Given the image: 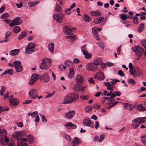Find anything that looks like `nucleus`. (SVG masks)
<instances>
[{"label":"nucleus","mask_w":146,"mask_h":146,"mask_svg":"<svg viewBox=\"0 0 146 146\" xmlns=\"http://www.w3.org/2000/svg\"><path fill=\"white\" fill-rule=\"evenodd\" d=\"M79 97V96L77 94L70 93L65 96L63 103L66 104L74 103L78 99Z\"/></svg>","instance_id":"obj_1"},{"label":"nucleus","mask_w":146,"mask_h":146,"mask_svg":"<svg viewBox=\"0 0 146 146\" xmlns=\"http://www.w3.org/2000/svg\"><path fill=\"white\" fill-rule=\"evenodd\" d=\"M26 138H23L19 142L17 143V146H29L26 142L29 140V142L30 144H31L33 141V137L32 135H27Z\"/></svg>","instance_id":"obj_2"},{"label":"nucleus","mask_w":146,"mask_h":146,"mask_svg":"<svg viewBox=\"0 0 146 146\" xmlns=\"http://www.w3.org/2000/svg\"><path fill=\"white\" fill-rule=\"evenodd\" d=\"M146 121V117H138L133 120L131 125L135 129L139 127L140 124L143 123Z\"/></svg>","instance_id":"obj_3"},{"label":"nucleus","mask_w":146,"mask_h":146,"mask_svg":"<svg viewBox=\"0 0 146 146\" xmlns=\"http://www.w3.org/2000/svg\"><path fill=\"white\" fill-rule=\"evenodd\" d=\"M51 62V60L49 58H43L42 62L40 66V68L43 70H47L50 66Z\"/></svg>","instance_id":"obj_4"},{"label":"nucleus","mask_w":146,"mask_h":146,"mask_svg":"<svg viewBox=\"0 0 146 146\" xmlns=\"http://www.w3.org/2000/svg\"><path fill=\"white\" fill-rule=\"evenodd\" d=\"M133 51L135 52L137 57H140L144 52V49L138 45H135L132 48Z\"/></svg>","instance_id":"obj_5"},{"label":"nucleus","mask_w":146,"mask_h":146,"mask_svg":"<svg viewBox=\"0 0 146 146\" xmlns=\"http://www.w3.org/2000/svg\"><path fill=\"white\" fill-rule=\"evenodd\" d=\"M35 44L33 42L29 43L26 48L25 53L30 54L33 52L35 49Z\"/></svg>","instance_id":"obj_6"},{"label":"nucleus","mask_w":146,"mask_h":146,"mask_svg":"<svg viewBox=\"0 0 146 146\" xmlns=\"http://www.w3.org/2000/svg\"><path fill=\"white\" fill-rule=\"evenodd\" d=\"M22 23V21L20 19V17H18L13 20L11 22L9 23V25L10 27H12L15 25H20Z\"/></svg>","instance_id":"obj_7"},{"label":"nucleus","mask_w":146,"mask_h":146,"mask_svg":"<svg viewBox=\"0 0 146 146\" xmlns=\"http://www.w3.org/2000/svg\"><path fill=\"white\" fill-rule=\"evenodd\" d=\"M16 71L17 72H20L23 70V68L21 62L18 60H16L14 62Z\"/></svg>","instance_id":"obj_8"},{"label":"nucleus","mask_w":146,"mask_h":146,"mask_svg":"<svg viewBox=\"0 0 146 146\" xmlns=\"http://www.w3.org/2000/svg\"><path fill=\"white\" fill-rule=\"evenodd\" d=\"M29 95L31 99H35L38 97L37 92L36 89H32L29 91Z\"/></svg>","instance_id":"obj_9"},{"label":"nucleus","mask_w":146,"mask_h":146,"mask_svg":"<svg viewBox=\"0 0 146 146\" xmlns=\"http://www.w3.org/2000/svg\"><path fill=\"white\" fill-rule=\"evenodd\" d=\"M75 80L76 83V84L80 85L84 82V77L80 75H78L75 77Z\"/></svg>","instance_id":"obj_10"},{"label":"nucleus","mask_w":146,"mask_h":146,"mask_svg":"<svg viewBox=\"0 0 146 146\" xmlns=\"http://www.w3.org/2000/svg\"><path fill=\"white\" fill-rule=\"evenodd\" d=\"M79 85H77V84H75L73 87V89L75 91L78 92H83L84 91L85 88H86V86H84L83 85H81L80 86Z\"/></svg>","instance_id":"obj_11"},{"label":"nucleus","mask_w":146,"mask_h":146,"mask_svg":"<svg viewBox=\"0 0 146 146\" xmlns=\"http://www.w3.org/2000/svg\"><path fill=\"white\" fill-rule=\"evenodd\" d=\"M86 67L88 70L92 71H95L97 68V66L92 63H89L87 64Z\"/></svg>","instance_id":"obj_12"},{"label":"nucleus","mask_w":146,"mask_h":146,"mask_svg":"<svg viewBox=\"0 0 146 146\" xmlns=\"http://www.w3.org/2000/svg\"><path fill=\"white\" fill-rule=\"evenodd\" d=\"M75 113L74 110H70L65 114V117L68 119H71L73 118Z\"/></svg>","instance_id":"obj_13"},{"label":"nucleus","mask_w":146,"mask_h":146,"mask_svg":"<svg viewBox=\"0 0 146 146\" xmlns=\"http://www.w3.org/2000/svg\"><path fill=\"white\" fill-rule=\"evenodd\" d=\"M94 77L96 79L100 80H103L104 78V74L103 72H100L95 74L94 75Z\"/></svg>","instance_id":"obj_14"},{"label":"nucleus","mask_w":146,"mask_h":146,"mask_svg":"<svg viewBox=\"0 0 146 146\" xmlns=\"http://www.w3.org/2000/svg\"><path fill=\"white\" fill-rule=\"evenodd\" d=\"M19 134V131H15L12 135V136L13 138H15L18 140V143H19L21 139L20 136Z\"/></svg>","instance_id":"obj_15"},{"label":"nucleus","mask_w":146,"mask_h":146,"mask_svg":"<svg viewBox=\"0 0 146 146\" xmlns=\"http://www.w3.org/2000/svg\"><path fill=\"white\" fill-rule=\"evenodd\" d=\"M53 18L54 19L56 20L57 22L58 23H60L62 21V16L57 14H54L53 15Z\"/></svg>","instance_id":"obj_16"},{"label":"nucleus","mask_w":146,"mask_h":146,"mask_svg":"<svg viewBox=\"0 0 146 146\" xmlns=\"http://www.w3.org/2000/svg\"><path fill=\"white\" fill-rule=\"evenodd\" d=\"M63 31L64 33L66 35H73L72 29H70L68 26H66L64 27Z\"/></svg>","instance_id":"obj_17"},{"label":"nucleus","mask_w":146,"mask_h":146,"mask_svg":"<svg viewBox=\"0 0 146 146\" xmlns=\"http://www.w3.org/2000/svg\"><path fill=\"white\" fill-rule=\"evenodd\" d=\"M91 123V120L89 118H85L83 120V123L84 126L90 127Z\"/></svg>","instance_id":"obj_18"},{"label":"nucleus","mask_w":146,"mask_h":146,"mask_svg":"<svg viewBox=\"0 0 146 146\" xmlns=\"http://www.w3.org/2000/svg\"><path fill=\"white\" fill-rule=\"evenodd\" d=\"M8 100L9 103L13 106H16L19 103V101L17 98H13L10 100V98H9Z\"/></svg>","instance_id":"obj_19"},{"label":"nucleus","mask_w":146,"mask_h":146,"mask_svg":"<svg viewBox=\"0 0 146 146\" xmlns=\"http://www.w3.org/2000/svg\"><path fill=\"white\" fill-rule=\"evenodd\" d=\"M65 126L69 129H75L76 127V124L72 123L70 122H68L65 124Z\"/></svg>","instance_id":"obj_20"},{"label":"nucleus","mask_w":146,"mask_h":146,"mask_svg":"<svg viewBox=\"0 0 146 146\" xmlns=\"http://www.w3.org/2000/svg\"><path fill=\"white\" fill-rule=\"evenodd\" d=\"M104 84L107 87V89L108 90L113 91L114 90L113 88H115L114 86H113L109 82H105Z\"/></svg>","instance_id":"obj_21"},{"label":"nucleus","mask_w":146,"mask_h":146,"mask_svg":"<svg viewBox=\"0 0 146 146\" xmlns=\"http://www.w3.org/2000/svg\"><path fill=\"white\" fill-rule=\"evenodd\" d=\"M104 19V17H100L95 19L94 20V22L96 24H99L102 23Z\"/></svg>","instance_id":"obj_22"},{"label":"nucleus","mask_w":146,"mask_h":146,"mask_svg":"<svg viewBox=\"0 0 146 146\" xmlns=\"http://www.w3.org/2000/svg\"><path fill=\"white\" fill-rule=\"evenodd\" d=\"M80 143V142L78 139L76 137L75 138L71 143L72 146H78Z\"/></svg>","instance_id":"obj_23"},{"label":"nucleus","mask_w":146,"mask_h":146,"mask_svg":"<svg viewBox=\"0 0 146 146\" xmlns=\"http://www.w3.org/2000/svg\"><path fill=\"white\" fill-rule=\"evenodd\" d=\"M74 74V69L73 68L71 67L69 68V72L68 74V77L70 78H72Z\"/></svg>","instance_id":"obj_24"},{"label":"nucleus","mask_w":146,"mask_h":146,"mask_svg":"<svg viewBox=\"0 0 146 146\" xmlns=\"http://www.w3.org/2000/svg\"><path fill=\"white\" fill-rule=\"evenodd\" d=\"M42 77L44 82H47L49 81L50 77L47 74L45 73L43 74Z\"/></svg>","instance_id":"obj_25"},{"label":"nucleus","mask_w":146,"mask_h":146,"mask_svg":"<svg viewBox=\"0 0 146 146\" xmlns=\"http://www.w3.org/2000/svg\"><path fill=\"white\" fill-rule=\"evenodd\" d=\"M90 14L93 16L98 17L101 14L98 11H91L90 12Z\"/></svg>","instance_id":"obj_26"},{"label":"nucleus","mask_w":146,"mask_h":146,"mask_svg":"<svg viewBox=\"0 0 146 146\" xmlns=\"http://www.w3.org/2000/svg\"><path fill=\"white\" fill-rule=\"evenodd\" d=\"M19 50L18 49H15L11 50L9 52V54L12 56H14L17 55L19 52Z\"/></svg>","instance_id":"obj_27"},{"label":"nucleus","mask_w":146,"mask_h":146,"mask_svg":"<svg viewBox=\"0 0 146 146\" xmlns=\"http://www.w3.org/2000/svg\"><path fill=\"white\" fill-rule=\"evenodd\" d=\"M48 48L49 50L52 53L54 52V44L53 42L49 43L48 44Z\"/></svg>","instance_id":"obj_28"},{"label":"nucleus","mask_w":146,"mask_h":146,"mask_svg":"<svg viewBox=\"0 0 146 146\" xmlns=\"http://www.w3.org/2000/svg\"><path fill=\"white\" fill-rule=\"evenodd\" d=\"M132 105H133L131 104H129L128 103L126 104L125 105L124 107L126 109L131 111L134 107V106H132Z\"/></svg>","instance_id":"obj_29"},{"label":"nucleus","mask_w":146,"mask_h":146,"mask_svg":"<svg viewBox=\"0 0 146 146\" xmlns=\"http://www.w3.org/2000/svg\"><path fill=\"white\" fill-rule=\"evenodd\" d=\"M137 109L139 111H143L146 110V108L143 107V105L141 104L138 105L137 107Z\"/></svg>","instance_id":"obj_30"},{"label":"nucleus","mask_w":146,"mask_h":146,"mask_svg":"<svg viewBox=\"0 0 146 146\" xmlns=\"http://www.w3.org/2000/svg\"><path fill=\"white\" fill-rule=\"evenodd\" d=\"M84 21L86 22H88L91 20L90 17L87 14H84L83 16Z\"/></svg>","instance_id":"obj_31"},{"label":"nucleus","mask_w":146,"mask_h":146,"mask_svg":"<svg viewBox=\"0 0 146 146\" xmlns=\"http://www.w3.org/2000/svg\"><path fill=\"white\" fill-rule=\"evenodd\" d=\"M7 132L5 129H0V137H3L6 135Z\"/></svg>","instance_id":"obj_32"},{"label":"nucleus","mask_w":146,"mask_h":146,"mask_svg":"<svg viewBox=\"0 0 146 146\" xmlns=\"http://www.w3.org/2000/svg\"><path fill=\"white\" fill-rule=\"evenodd\" d=\"M13 74V70L12 69H10L5 70L3 73V75L8 74L12 75Z\"/></svg>","instance_id":"obj_33"},{"label":"nucleus","mask_w":146,"mask_h":146,"mask_svg":"<svg viewBox=\"0 0 146 146\" xmlns=\"http://www.w3.org/2000/svg\"><path fill=\"white\" fill-rule=\"evenodd\" d=\"M83 53L86 58H89L92 56L91 54L89 53L87 51L83 52Z\"/></svg>","instance_id":"obj_34"},{"label":"nucleus","mask_w":146,"mask_h":146,"mask_svg":"<svg viewBox=\"0 0 146 146\" xmlns=\"http://www.w3.org/2000/svg\"><path fill=\"white\" fill-rule=\"evenodd\" d=\"M27 34V33L26 32H23L20 34L18 37L19 39H21L26 36Z\"/></svg>","instance_id":"obj_35"},{"label":"nucleus","mask_w":146,"mask_h":146,"mask_svg":"<svg viewBox=\"0 0 146 146\" xmlns=\"http://www.w3.org/2000/svg\"><path fill=\"white\" fill-rule=\"evenodd\" d=\"M21 29L19 27L15 26L13 29V32L15 33H19L21 31Z\"/></svg>","instance_id":"obj_36"},{"label":"nucleus","mask_w":146,"mask_h":146,"mask_svg":"<svg viewBox=\"0 0 146 146\" xmlns=\"http://www.w3.org/2000/svg\"><path fill=\"white\" fill-rule=\"evenodd\" d=\"M102 60L100 58H97L94 60V63L95 65H96L99 64L100 63H102Z\"/></svg>","instance_id":"obj_37"},{"label":"nucleus","mask_w":146,"mask_h":146,"mask_svg":"<svg viewBox=\"0 0 146 146\" xmlns=\"http://www.w3.org/2000/svg\"><path fill=\"white\" fill-rule=\"evenodd\" d=\"M120 18L123 20L125 21L127 19V15L124 13H122L119 15Z\"/></svg>","instance_id":"obj_38"},{"label":"nucleus","mask_w":146,"mask_h":146,"mask_svg":"<svg viewBox=\"0 0 146 146\" xmlns=\"http://www.w3.org/2000/svg\"><path fill=\"white\" fill-rule=\"evenodd\" d=\"M129 18H130L131 19H133V23L136 24L137 25L138 24V18L136 16H134L133 17H130L129 16Z\"/></svg>","instance_id":"obj_39"},{"label":"nucleus","mask_w":146,"mask_h":146,"mask_svg":"<svg viewBox=\"0 0 146 146\" xmlns=\"http://www.w3.org/2000/svg\"><path fill=\"white\" fill-rule=\"evenodd\" d=\"M144 24L143 23H141L138 28V31L140 33L142 32L143 29L144 27Z\"/></svg>","instance_id":"obj_40"},{"label":"nucleus","mask_w":146,"mask_h":146,"mask_svg":"<svg viewBox=\"0 0 146 146\" xmlns=\"http://www.w3.org/2000/svg\"><path fill=\"white\" fill-rule=\"evenodd\" d=\"M65 65L67 66H72L73 65V64L71 61L67 60L65 62Z\"/></svg>","instance_id":"obj_41"},{"label":"nucleus","mask_w":146,"mask_h":146,"mask_svg":"<svg viewBox=\"0 0 146 146\" xmlns=\"http://www.w3.org/2000/svg\"><path fill=\"white\" fill-rule=\"evenodd\" d=\"M38 112L37 111H35L33 113H28V115H31L33 117H35L36 115H38Z\"/></svg>","instance_id":"obj_42"},{"label":"nucleus","mask_w":146,"mask_h":146,"mask_svg":"<svg viewBox=\"0 0 146 146\" xmlns=\"http://www.w3.org/2000/svg\"><path fill=\"white\" fill-rule=\"evenodd\" d=\"M6 88L4 86H1V89L0 90V95L2 96L4 93V92Z\"/></svg>","instance_id":"obj_43"},{"label":"nucleus","mask_w":146,"mask_h":146,"mask_svg":"<svg viewBox=\"0 0 146 146\" xmlns=\"http://www.w3.org/2000/svg\"><path fill=\"white\" fill-rule=\"evenodd\" d=\"M38 77L39 75H38L34 74L32 75L31 78L36 82L38 78Z\"/></svg>","instance_id":"obj_44"},{"label":"nucleus","mask_w":146,"mask_h":146,"mask_svg":"<svg viewBox=\"0 0 146 146\" xmlns=\"http://www.w3.org/2000/svg\"><path fill=\"white\" fill-rule=\"evenodd\" d=\"M19 134H20V136L21 139H22L21 138L22 137H25L26 134V132L25 131H19Z\"/></svg>","instance_id":"obj_45"},{"label":"nucleus","mask_w":146,"mask_h":146,"mask_svg":"<svg viewBox=\"0 0 146 146\" xmlns=\"http://www.w3.org/2000/svg\"><path fill=\"white\" fill-rule=\"evenodd\" d=\"M62 8L58 5L56 4L55 7V10L57 12H60L61 11Z\"/></svg>","instance_id":"obj_46"},{"label":"nucleus","mask_w":146,"mask_h":146,"mask_svg":"<svg viewBox=\"0 0 146 146\" xmlns=\"http://www.w3.org/2000/svg\"><path fill=\"white\" fill-rule=\"evenodd\" d=\"M9 14L7 13H5L3 14L1 16V18L2 19H6L9 16Z\"/></svg>","instance_id":"obj_47"},{"label":"nucleus","mask_w":146,"mask_h":146,"mask_svg":"<svg viewBox=\"0 0 146 146\" xmlns=\"http://www.w3.org/2000/svg\"><path fill=\"white\" fill-rule=\"evenodd\" d=\"M141 44L146 49V40L144 39L141 42Z\"/></svg>","instance_id":"obj_48"},{"label":"nucleus","mask_w":146,"mask_h":146,"mask_svg":"<svg viewBox=\"0 0 146 146\" xmlns=\"http://www.w3.org/2000/svg\"><path fill=\"white\" fill-rule=\"evenodd\" d=\"M38 2H29L28 3V5L29 7H32L34 6L38 3Z\"/></svg>","instance_id":"obj_49"},{"label":"nucleus","mask_w":146,"mask_h":146,"mask_svg":"<svg viewBox=\"0 0 146 146\" xmlns=\"http://www.w3.org/2000/svg\"><path fill=\"white\" fill-rule=\"evenodd\" d=\"M76 38V36L75 35H74L72 36H66V38L70 39L72 40H75Z\"/></svg>","instance_id":"obj_50"},{"label":"nucleus","mask_w":146,"mask_h":146,"mask_svg":"<svg viewBox=\"0 0 146 146\" xmlns=\"http://www.w3.org/2000/svg\"><path fill=\"white\" fill-rule=\"evenodd\" d=\"M98 28H94L92 29V32L93 34L94 35H96L97 34V30Z\"/></svg>","instance_id":"obj_51"},{"label":"nucleus","mask_w":146,"mask_h":146,"mask_svg":"<svg viewBox=\"0 0 146 146\" xmlns=\"http://www.w3.org/2000/svg\"><path fill=\"white\" fill-rule=\"evenodd\" d=\"M40 115L41 117L42 122H46L47 121V120L46 118L45 117V116L44 115H42V114H40Z\"/></svg>","instance_id":"obj_52"},{"label":"nucleus","mask_w":146,"mask_h":146,"mask_svg":"<svg viewBox=\"0 0 146 146\" xmlns=\"http://www.w3.org/2000/svg\"><path fill=\"white\" fill-rule=\"evenodd\" d=\"M80 98L83 100H88L89 98L87 96H85L83 95H81L80 96Z\"/></svg>","instance_id":"obj_53"},{"label":"nucleus","mask_w":146,"mask_h":146,"mask_svg":"<svg viewBox=\"0 0 146 146\" xmlns=\"http://www.w3.org/2000/svg\"><path fill=\"white\" fill-rule=\"evenodd\" d=\"M146 90V88H145L142 87L141 88L139 89L137 91V93H139L142 91Z\"/></svg>","instance_id":"obj_54"},{"label":"nucleus","mask_w":146,"mask_h":146,"mask_svg":"<svg viewBox=\"0 0 146 146\" xmlns=\"http://www.w3.org/2000/svg\"><path fill=\"white\" fill-rule=\"evenodd\" d=\"M114 106V105L112 104V103H109L108 104V105L106 106V108L107 109H109L112 107Z\"/></svg>","instance_id":"obj_55"},{"label":"nucleus","mask_w":146,"mask_h":146,"mask_svg":"<svg viewBox=\"0 0 146 146\" xmlns=\"http://www.w3.org/2000/svg\"><path fill=\"white\" fill-rule=\"evenodd\" d=\"M15 123L17 125V126L19 127H21L23 126V124L22 122H16Z\"/></svg>","instance_id":"obj_56"},{"label":"nucleus","mask_w":146,"mask_h":146,"mask_svg":"<svg viewBox=\"0 0 146 146\" xmlns=\"http://www.w3.org/2000/svg\"><path fill=\"white\" fill-rule=\"evenodd\" d=\"M104 134H101L100 137L99 139L98 140L99 142L100 143L104 139Z\"/></svg>","instance_id":"obj_57"},{"label":"nucleus","mask_w":146,"mask_h":146,"mask_svg":"<svg viewBox=\"0 0 146 146\" xmlns=\"http://www.w3.org/2000/svg\"><path fill=\"white\" fill-rule=\"evenodd\" d=\"M128 80L129 82V84H131L132 85H134L136 84V83L132 79H129Z\"/></svg>","instance_id":"obj_58"},{"label":"nucleus","mask_w":146,"mask_h":146,"mask_svg":"<svg viewBox=\"0 0 146 146\" xmlns=\"http://www.w3.org/2000/svg\"><path fill=\"white\" fill-rule=\"evenodd\" d=\"M117 74L119 76L123 77L125 76V74L121 70H119L117 72Z\"/></svg>","instance_id":"obj_59"},{"label":"nucleus","mask_w":146,"mask_h":146,"mask_svg":"<svg viewBox=\"0 0 146 146\" xmlns=\"http://www.w3.org/2000/svg\"><path fill=\"white\" fill-rule=\"evenodd\" d=\"M91 107L88 106L85 108V110L86 112H89L91 111Z\"/></svg>","instance_id":"obj_60"},{"label":"nucleus","mask_w":146,"mask_h":146,"mask_svg":"<svg viewBox=\"0 0 146 146\" xmlns=\"http://www.w3.org/2000/svg\"><path fill=\"white\" fill-rule=\"evenodd\" d=\"M9 110V108L7 107H3L2 106H1V112L3 111H8Z\"/></svg>","instance_id":"obj_61"},{"label":"nucleus","mask_w":146,"mask_h":146,"mask_svg":"<svg viewBox=\"0 0 146 146\" xmlns=\"http://www.w3.org/2000/svg\"><path fill=\"white\" fill-rule=\"evenodd\" d=\"M55 93L54 92H53L52 93L48 94L45 97L46 98H48L53 96Z\"/></svg>","instance_id":"obj_62"},{"label":"nucleus","mask_w":146,"mask_h":146,"mask_svg":"<svg viewBox=\"0 0 146 146\" xmlns=\"http://www.w3.org/2000/svg\"><path fill=\"white\" fill-rule=\"evenodd\" d=\"M93 107L95 109H98L100 108V106L99 105L96 104L94 105Z\"/></svg>","instance_id":"obj_63"},{"label":"nucleus","mask_w":146,"mask_h":146,"mask_svg":"<svg viewBox=\"0 0 146 146\" xmlns=\"http://www.w3.org/2000/svg\"><path fill=\"white\" fill-rule=\"evenodd\" d=\"M9 92H7L4 95V98H3V100H5L7 99V98L9 96Z\"/></svg>","instance_id":"obj_64"}]
</instances>
